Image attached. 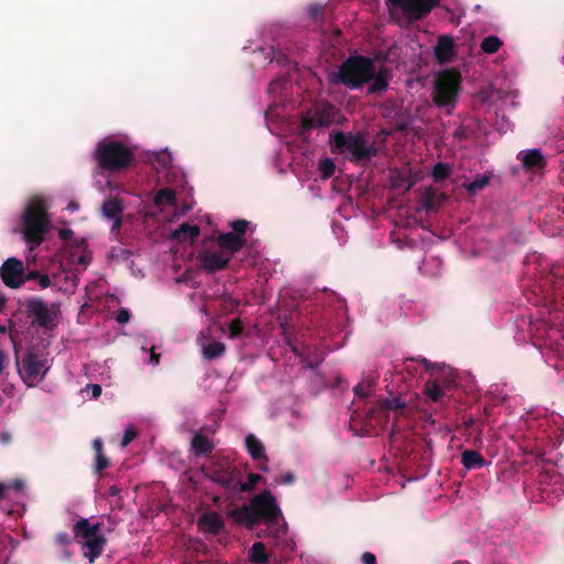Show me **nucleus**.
<instances>
[{"mask_svg": "<svg viewBox=\"0 0 564 564\" xmlns=\"http://www.w3.org/2000/svg\"><path fill=\"white\" fill-rule=\"evenodd\" d=\"M231 517L251 529L258 520H264L269 525V534L276 540V544L286 536L288 528L282 518L276 498L268 490L254 496L249 506H243L231 512Z\"/></svg>", "mask_w": 564, "mask_h": 564, "instance_id": "1", "label": "nucleus"}, {"mask_svg": "<svg viewBox=\"0 0 564 564\" xmlns=\"http://www.w3.org/2000/svg\"><path fill=\"white\" fill-rule=\"evenodd\" d=\"M373 76V59L365 55L354 54L348 56L336 70L328 72L327 79L332 85H344L352 90L370 83Z\"/></svg>", "mask_w": 564, "mask_h": 564, "instance_id": "2", "label": "nucleus"}, {"mask_svg": "<svg viewBox=\"0 0 564 564\" xmlns=\"http://www.w3.org/2000/svg\"><path fill=\"white\" fill-rule=\"evenodd\" d=\"M93 159L96 162L97 173H119L132 164L134 153L121 141L104 139L97 143Z\"/></svg>", "mask_w": 564, "mask_h": 564, "instance_id": "3", "label": "nucleus"}, {"mask_svg": "<svg viewBox=\"0 0 564 564\" xmlns=\"http://www.w3.org/2000/svg\"><path fill=\"white\" fill-rule=\"evenodd\" d=\"M73 531L76 542L82 546L84 556L93 563L101 555L106 545L101 523L82 518L74 524Z\"/></svg>", "mask_w": 564, "mask_h": 564, "instance_id": "4", "label": "nucleus"}, {"mask_svg": "<svg viewBox=\"0 0 564 564\" xmlns=\"http://www.w3.org/2000/svg\"><path fill=\"white\" fill-rule=\"evenodd\" d=\"M23 235L31 248L39 247L43 241L46 231V205L42 198H32L23 214Z\"/></svg>", "mask_w": 564, "mask_h": 564, "instance_id": "5", "label": "nucleus"}, {"mask_svg": "<svg viewBox=\"0 0 564 564\" xmlns=\"http://www.w3.org/2000/svg\"><path fill=\"white\" fill-rule=\"evenodd\" d=\"M333 153H350L356 162L368 161L377 154V149L368 144L361 133L337 131L330 134Z\"/></svg>", "mask_w": 564, "mask_h": 564, "instance_id": "6", "label": "nucleus"}, {"mask_svg": "<svg viewBox=\"0 0 564 564\" xmlns=\"http://www.w3.org/2000/svg\"><path fill=\"white\" fill-rule=\"evenodd\" d=\"M15 366L19 376L29 387L37 384L51 367L46 355H15Z\"/></svg>", "mask_w": 564, "mask_h": 564, "instance_id": "7", "label": "nucleus"}, {"mask_svg": "<svg viewBox=\"0 0 564 564\" xmlns=\"http://www.w3.org/2000/svg\"><path fill=\"white\" fill-rule=\"evenodd\" d=\"M460 86V75L454 69L442 72L434 86L433 101L438 107L449 106L456 101Z\"/></svg>", "mask_w": 564, "mask_h": 564, "instance_id": "8", "label": "nucleus"}, {"mask_svg": "<svg viewBox=\"0 0 564 564\" xmlns=\"http://www.w3.org/2000/svg\"><path fill=\"white\" fill-rule=\"evenodd\" d=\"M337 113V108L329 102L321 104L314 110L305 112L301 118L300 137L306 139L311 130L329 127L335 122Z\"/></svg>", "mask_w": 564, "mask_h": 564, "instance_id": "9", "label": "nucleus"}, {"mask_svg": "<svg viewBox=\"0 0 564 564\" xmlns=\"http://www.w3.org/2000/svg\"><path fill=\"white\" fill-rule=\"evenodd\" d=\"M250 223L246 219H237L229 223L232 229L229 232L220 234L216 238V245L230 259L239 252L247 243L246 231Z\"/></svg>", "mask_w": 564, "mask_h": 564, "instance_id": "10", "label": "nucleus"}, {"mask_svg": "<svg viewBox=\"0 0 564 564\" xmlns=\"http://www.w3.org/2000/svg\"><path fill=\"white\" fill-rule=\"evenodd\" d=\"M28 316L32 325L52 329L56 326L58 307L56 304H46L43 300L33 297L26 301Z\"/></svg>", "mask_w": 564, "mask_h": 564, "instance_id": "11", "label": "nucleus"}, {"mask_svg": "<svg viewBox=\"0 0 564 564\" xmlns=\"http://www.w3.org/2000/svg\"><path fill=\"white\" fill-rule=\"evenodd\" d=\"M24 263L14 257L7 259L0 268V276L8 288L18 289L26 281Z\"/></svg>", "mask_w": 564, "mask_h": 564, "instance_id": "12", "label": "nucleus"}, {"mask_svg": "<svg viewBox=\"0 0 564 564\" xmlns=\"http://www.w3.org/2000/svg\"><path fill=\"white\" fill-rule=\"evenodd\" d=\"M440 0H387L393 7L400 8L411 20L425 18Z\"/></svg>", "mask_w": 564, "mask_h": 564, "instance_id": "13", "label": "nucleus"}, {"mask_svg": "<svg viewBox=\"0 0 564 564\" xmlns=\"http://www.w3.org/2000/svg\"><path fill=\"white\" fill-rule=\"evenodd\" d=\"M197 260L207 274H215L218 271L225 270L231 259L217 248L199 251Z\"/></svg>", "mask_w": 564, "mask_h": 564, "instance_id": "14", "label": "nucleus"}, {"mask_svg": "<svg viewBox=\"0 0 564 564\" xmlns=\"http://www.w3.org/2000/svg\"><path fill=\"white\" fill-rule=\"evenodd\" d=\"M245 445L251 459L256 462L257 467L263 471H269V458L265 453L264 444L253 434H247Z\"/></svg>", "mask_w": 564, "mask_h": 564, "instance_id": "15", "label": "nucleus"}, {"mask_svg": "<svg viewBox=\"0 0 564 564\" xmlns=\"http://www.w3.org/2000/svg\"><path fill=\"white\" fill-rule=\"evenodd\" d=\"M517 159L521 161L525 171L543 170L546 165V160L540 149H531L519 152Z\"/></svg>", "mask_w": 564, "mask_h": 564, "instance_id": "16", "label": "nucleus"}, {"mask_svg": "<svg viewBox=\"0 0 564 564\" xmlns=\"http://www.w3.org/2000/svg\"><path fill=\"white\" fill-rule=\"evenodd\" d=\"M447 198L445 193L429 186L422 195V206L426 212H436Z\"/></svg>", "mask_w": 564, "mask_h": 564, "instance_id": "17", "label": "nucleus"}, {"mask_svg": "<svg viewBox=\"0 0 564 564\" xmlns=\"http://www.w3.org/2000/svg\"><path fill=\"white\" fill-rule=\"evenodd\" d=\"M215 447L213 440L202 431H195L191 441V451L195 456L210 453Z\"/></svg>", "mask_w": 564, "mask_h": 564, "instance_id": "18", "label": "nucleus"}, {"mask_svg": "<svg viewBox=\"0 0 564 564\" xmlns=\"http://www.w3.org/2000/svg\"><path fill=\"white\" fill-rule=\"evenodd\" d=\"M198 525L206 533L218 534L224 529V521L218 513L209 512L198 518Z\"/></svg>", "mask_w": 564, "mask_h": 564, "instance_id": "19", "label": "nucleus"}, {"mask_svg": "<svg viewBox=\"0 0 564 564\" xmlns=\"http://www.w3.org/2000/svg\"><path fill=\"white\" fill-rule=\"evenodd\" d=\"M454 55L453 39L446 35L440 36L435 46V56L442 63L449 62Z\"/></svg>", "mask_w": 564, "mask_h": 564, "instance_id": "20", "label": "nucleus"}, {"mask_svg": "<svg viewBox=\"0 0 564 564\" xmlns=\"http://www.w3.org/2000/svg\"><path fill=\"white\" fill-rule=\"evenodd\" d=\"M389 73L386 68H380L377 70L375 67V76L371 78V82L368 83V94H380L387 90L389 86Z\"/></svg>", "mask_w": 564, "mask_h": 564, "instance_id": "21", "label": "nucleus"}, {"mask_svg": "<svg viewBox=\"0 0 564 564\" xmlns=\"http://www.w3.org/2000/svg\"><path fill=\"white\" fill-rule=\"evenodd\" d=\"M462 464L463 466L470 470L475 468H481L486 466L485 458L476 451H465L462 454Z\"/></svg>", "mask_w": 564, "mask_h": 564, "instance_id": "22", "label": "nucleus"}, {"mask_svg": "<svg viewBox=\"0 0 564 564\" xmlns=\"http://www.w3.org/2000/svg\"><path fill=\"white\" fill-rule=\"evenodd\" d=\"M154 205L160 209L176 205L175 192L171 188H162L154 196Z\"/></svg>", "mask_w": 564, "mask_h": 564, "instance_id": "23", "label": "nucleus"}, {"mask_svg": "<svg viewBox=\"0 0 564 564\" xmlns=\"http://www.w3.org/2000/svg\"><path fill=\"white\" fill-rule=\"evenodd\" d=\"M122 212L123 206L120 199H107L102 203L101 213L107 219L119 217Z\"/></svg>", "mask_w": 564, "mask_h": 564, "instance_id": "24", "label": "nucleus"}, {"mask_svg": "<svg viewBox=\"0 0 564 564\" xmlns=\"http://www.w3.org/2000/svg\"><path fill=\"white\" fill-rule=\"evenodd\" d=\"M199 235V228L195 225L187 223L182 224L176 230L173 231V238L177 240L191 239L194 240Z\"/></svg>", "mask_w": 564, "mask_h": 564, "instance_id": "25", "label": "nucleus"}, {"mask_svg": "<svg viewBox=\"0 0 564 564\" xmlns=\"http://www.w3.org/2000/svg\"><path fill=\"white\" fill-rule=\"evenodd\" d=\"M249 558L252 563L264 564L268 562V554L265 553L264 544L256 542L249 553Z\"/></svg>", "mask_w": 564, "mask_h": 564, "instance_id": "26", "label": "nucleus"}, {"mask_svg": "<svg viewBox=\"0 0 564 564\" xmlns=\"http://www.w3.org/2000/svg\"><path fill=\"white\" fill-rule=\"evenodd\" d=\"M501 46L502 41L496 35L486 36L480 43V48L487 54H495Z\"/></svg>", "mask_w": 564, "mask_h": 564, "instance_id": "27", "label": "nucleus"}, {"mask_svg": "<svg viewBox=\"0 0 564 564\" xmlns=\"http://www.w3.org/2000/svg\"><path fill=\"white\" fill-rule=\"evenodd\" d=\"M489 176L485 174H477L473 182L465 183L464 187L469 194H476L478 191L485 188L489 183Z\"/></svg>", "mask_w": 564, "mask_h": 564, "instance_id": "28", "label": "nucleus"}, {"mask_svg": "<svg viewBox=\"0 0 564 564\" xmlns=\"http://www.w3.org/2000/svg\"><path fill=\"white\" fill-rule=\"evenodd\" d=\"M423 393L427 400L434 402L440 401L444 394L443 389L435 381H429Z\"/></svg>", "mask_w": 564, "mask_h": 564, "instance_id": "29", "label": "nucleus"}, {"mask_svg": "<svg viewBox=\"0 0 564 564\" xmlns=\"http://www.w3.org/2000/svg\"><path fill=\"white\" fill-rule=\"evenodd\" d=\"M452 167L447 163L438 162L432 170V177L435 182H441L449 177Z\"/></svg>", "mask_w": 564, "mask_h": 564, "instance_id": "30", "label": "nucleus"}, {"mask_svg": "<svg viewBox=\"0 0 564 564\" xmlns=\"http://www.w3.org/2000/svg\"><path fill=\"white\" fill-rule=\"evenodd\" d=\"M318 170L321 173V177L323 180H327L334 175L336 165L332 159L326 158L319 161Z\"/></svg>", "mask_w": 564, "mask_h": 564, "instance_id": "31", "label": "nucleus"}, {"mask_svg": "<svg viewBox=\"0 0 564 564\" xmlns=\"http://www.w3.org/2000/svg\"><path fill=\"white\" fill-rule=\"evenodd\" d=\"M405 406H406V402L400 395H394V397H391V398H387L382 402V408H384L388 411L402 410Z\"/></svg>", "mask_w": 564, "mask_h": 564, "instance_id": "32", "label": "nucleus"}, {"mask_svg": "<svg viewBox=\"0 0 564 564\" xmlns=\"http://www.w3.org/2000/svg\"><path fill=\"white\" fill-rule=\"evenodd\" d=\"M37 281L41 289H46L51 285V279L47 274H41L39 271L32 270L26 273V281Z\"/></svg>", "mask_w": 564, "mask_h": 564, "instance_id": "33", "label": "nucleus"}, {"mask_svg": "<svg viewBox=\"0 0 564 564\" xmlns=\"http://www.w3.org/2000/svg\"><path fill=\"white\" fill-rule=\"evenodd\" d=\"M243 324L240 318H235L229 324V338H237L242 334Z\"/></svg>", "mask_w": 564, "mask_h": 564, "instance_id": "34", "label": "nucleus"}, {"mask_svg": "<svg viewBox=\"0 0 564 564\" xmlns=\"http://www.w3.org/2000/svg\"><path fill=\"white\" fill-rule=\"evenodd\" d=\"M262 480V477L259 474H249L246 481L240 485V489L243 491L251 490L256 487V485Z\"/></svg>", "mask_w": 564, "mask_h": 564, "instance_id": "35", "label": "nucleus"}, {"mask_svg": "<svg viewBox=\"0 0 564 564\" xmlns=\"http://www.w3.org/2000/svg\"><path fill=\"white\" fill-rule=\"evenodd\" d=\"M226 349L225 344L220 341H209L207 344H203V351L202 352H224Z\"/></svg>", "mask_w": 564, "mask_h": 564, "instance_id": "36", "label": "nucleus"}, {"mask_svg": "<svg viewBox=\"0 0 564 564\" xmlns=\"http://www.w3.org/2000/svg\"><path fill=\"white\" fill-rule=\"evenodd\" d=\"M135 437H137V431H135L134 426L132 424L128 425L122 435L121 447L128 446L129 443L132 442Z\"/></svg>", "mask_w": 564, "mask_h": 564, "instance_id": "37", "label": "nucleus"}, {"mask_svg": "<svg viewBox=\"0 0 564 564\" xmlns=\"http://www.w3.org/2000/svg\"><path fill=\"white\" fill-rule=\"evenodd\" d=\"M325 8L319 4H312L308 8V14L314 21H319L324 15Z\"/></svg>", "mask_w": 564, "mask_h": 564, "instance_id": "38", "label": "nucleus"}, {"mask_svg": "<svg viewBox=\"0 0 564 564\" xmlns=\"http://www.w3.org/2000/svg\"><path fill=\"white\" fill-rule=\"evenodd\" d=\"M356 395L360 398H366L371 394L372 387L370 383H359L354 388Z\"/></svg>", "mask_w": 564, "mask_h": 564, "instance_id": "39", "label": "nucleus"}, {"mask_svg": "<svg viewBox=\"0 0 564 564\" xmlns=\"http://www.w3.org/2000/svg\"><path fill=\"white\" fill-rule=\"evenodd\" d=\"M85 392L90 394V399H97L101 394V387L99 384H87Z\"/></svg>", "mask_w": 564, "mask_h": 564, "instance_id": "40", "label": "nucleus"}, {"mask_svg": "<svg viewBox=\"0 0 564 564\" xmlns=\"http://www.w3.org/2000/svg\"><path fill=\"white\" fill-rule=\"evenodd\" d=\"M130 319V312L127 308H120L117 312L116 321L119 324H126Z\"/></svg>", "mask_w": 564, "mask_h": 564, "instance_id": "41", "label": "nucleus"}, {"mask_svg": "<svg viewBox=\"0 0 564 564\" xmlns=\"http://www.w3.org/2000/svg\"><path fill=\"white\" fill-rule=\"evenodd\" d=\"M108 467V460L104 456V454L96 455V471L100 473L105 468Z\"/></svg>", "mask_w": 564, "mask_h": 564, "instance_id": "42", "label": "nucleus"}, {"mask_svg": "<svg viewBox=\"0 0 564 564\" xmlns=\"http://www.w3.org/2000/svg\"><path fill=\"white\" fill-rule=\"evenodd\" d=\"M73 235H74L73 230L68 229V228L61 229L58 232V237L63 241H68L73 237Z\"/></svg>", "mask_w": 564, "mask_h": 564, "instance_id": "43", "label": "nucleus"}, {"mask_svg": "<svg viewBox=\"0 0 564 564\" xmlns=\"http://www.w3.org/2000/svg\"><path fill=\"white\" fill-rule=\"evenodd\" d=\"M361 560L364 564H377L375 554L370 552L364 553Z\"/></svg>", "mask_w": 564, "mask_h": 564, "instance_id": "44", "label": "nucleus"}, {"mask_svg": "<svg viewBox=\"0 0 564 564\" xmlns=\"http://www.w3.org/2000/svg\"><path fill=\"white\" fill-rule=\"evenodd\" d=\"M93 447L96 452V455L102 454V441L100 438L94 440Z\"/></svg>", "mask_w": 564, "mask_h": 564, "instance_id": "45", "label": "nucleus"}, {"mask_svg": "<svg viewBox=\"0 0 564 564\" xmlns=\"http://www.w3.org/2000/svg\"><path fill=\"white\" fill-rule=\"evenodd\" d=\"M148 365L155 367L160 362V355H149V358L147 359Z\"/></svg>", "mask_w": 564, "mask_h": 564, "instance_id": "46", "label": "nucleus"}, {"mask_svg": "<svg viewBox=\"0 0 564 564\" xmlns=\"http://www.w3.org/2000/svg\"><path fill=\"white\" fill-rule=\"evenodd\" d=\"M56 541L59 542L62 545H67L69 543V539L66 533H58L56 535Z\"/></svg>", "mask_w": 564, "mask_h": 564, "instance_id": "47", "label": "nucleus"}, {"mask_svg": "<svg viewBox=\"0 0 564 564\" xmlns=\"http://www.w3.org/2000/svg\"><path fill=\"white\" fill-rule=\"evenodd\" d=\"M112 219H113V224L111 227V231H118L122 224L121 216L112 218Z\"/></svg>", "mask_w": 564, "mask_h": 564, "instance_id": "48", "label": "nucleus"}, {"mask_svg": "<svg viewBox=\"0 0 564 564\" xmlns=\"http://www.w3.org/2000/svg\"><path fill=\"white\" fill-rule=\"evenodd\" d=\"M293 481H294V476H293V474H291V473H286L285 475H283V477H282V482H283V484L289 485V484H292Z\"/></svg>", "mask_w": 564, "mask_h": 564, "instance_id": "49", "label": "nucleus"}, {"mask_svg": "<svg viewBox=\"0 0 564 564\" xmlns=\"http://www.w3.org/2000/svg\"><path fill=\"white\" fill-rule=\"evenodd\" d=\"M215 482L221 484L225 487H230L231 480L225 479L223 477H217L213 479Z\"/></svg>", "mask_w": 564, "mask_h": 564, "instance_id": "50", "label": "nucleus"}, {"mask_svg": "<svg viewBox=\"0 0 564 564\" xmlns=\"http://www.w3.org/2000/svg\"><path fill=\"white\" fill-rule=\"evenodd\" d=\"M90 261V257L87 256V254H82L79 258H78V263L84 265V267H87V264L89 263Z\"/></svg>", "mask_w": 564, "mask_h": 564, "instance_id": "51", "label": "nucleus"}, {"mask_svg": "<svg viewBox=\"0 0 564 564\" xmlns=\"http://www.w3.org/2000/svg\"><path fill=\"white\" fill-rule=\"evenodd\" d=\"M67 209L72 210V212H76L79 209V204L77 202H70L67 206Z\"/></svg>", "mask_w": 564, "mask_h": 564, "instance_id": "52", "label": "nucleus"}, {"mask_svg": "<svg viewBox=\"0 0 564 564\" xmlns=\"http://www.w3.org/2000/svg\"><path fill=\"white\" fill-rule=\"evenodd\" d=\"M397 129L399 131H406L408 130V123L406 122H400V123H398Z\"/></svg>", "mask_w": 564, "mask_h": 564, "instance_id": "53", "label": "nucleus"}, {"mask_svg": "<svg viewBox=\"0 0 564 564\" xmlns=\"http://www.w3.org/2000/svg\"><path fill=\"white\" fill-rule=\"evenodd\" d=\"M9 438H10L9 434H7V433L0 434L1 442L6 443L9 441Z\"/></svg>", "mask_w": 564, "mask_h": 564, "instance_id": "54", "label": "nucleus"}, {"mask_svg": "<svg viewBox=\"0 0 564 564\" xmlns=\"http://www.w3.org/2000/svg\"><path fill=\"white\" fill-rule=\"evenodd\" d=\"M6 300L0 295V311L4 307Z\"/></svg>", "mask_w": 564, "mask_h": 564, "instance_id": "55", "label": "nucleus"}, {"mask_svg": "<svg viewBox=\"0 0 564 564\" xmlns=\"http://www.w3.org/2000/svg\"><path fill=\"white\" fill-rule=\"evenodd\" d=\"M7 333V328L0 325V334L4 335Z\"/></svg>", "mask_w": 564, "mask_h": 564, "instance_id": "56", "label": "nucleus"}, {"mask_svg": "<svg viewBox=\"0 0 564 564\" xmlns=\"http://www.w3.org/2000/svg\"><path fill=\"white\" fill-rule=\"evenodd\" d=\"M207 359H212L214 357H218L219 355H213V354H209V355H204Z\"/></svg>", "mask_w": 564, "mask_h": 564, "instance_id": "57", "label": "nucleus"}, {"mask_svg": "<svg viewBox=\"0 0 564 564\" xmlns=\"http://www.w3.org/2000/svg\"><path fill=\"white\" fill-rule=\"evenodd\" d=\"M145 352H151V354H154L155 350H154V347L150 348V349H144Z\"/></svg>", "mask_w": 564, "mask_h": 564, "instance_id": "58", "label": "nucleus"}, {"mask_svg": "<svg viewBox=\"0 0 564 564\" xmlns=\"http://www.w3.org/2000/svg\"><path fill=\"white\" fill-rule=\"evenodd\" d=\"M292 350H293L292 352H294V354H297V352H299L297 348H295V347H293V349H292Z\"/></svg>", "mask_w": 564, "mask_h": 564, "instance_id": "59", "label": "nucleus"}, {"mask_svg": "<svg viewBox=\"0 0 564 564\" xmlns=\"http://www.w3.org/2000/svg\"><path fill=\"white\" fill-rule=\"evenodd\" d=\"M453 564H468L467 562H455Z\"/></svg>", "mask_w": 564, "mask_h": 564, "instance_id": "60", "label": "nucleus"}]
</instances>
